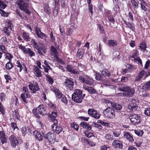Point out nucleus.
Wrapping results in <instances>:
<instances>
[{
	"label": "nucleus",
	"mask_w": 150,
	"mask_h": 150,
	"mask_svg": "<svg viewBox=\"0 0 150 150\" xmlns=\"http://www.w3.org/2000/svg\"><path fill=\"white\" fill-rule=\"evenodd\" d=\"M33 45L34 48L37 50L38 52L39 55L41 56H44L42 51L46 54L47 52V49L44 46L42 43L38 42L37 43L33 39L31 41Z\"/></svg>",
	"instance_id": "1"
},
{
	"label": "nucleus",
	"mask_w": 150,
	"mask_h": 150,
	"mask_svg": "<svg viewBox=\"0 0 150 150\" xmlns=\"http://www.w3.org/2000/svg\"><path fill=\"white\" fill-rule=\"evenodd\" d=\"M82 91L80 89L75 90L74 93L72 95V100L77 103H81L83 100V97H82Z\"/></svg>",
	"instance_id": "2"
},
{
	"label": "nucleus",
	"mask_w": 150,
	"mask_h": 150,
	"mask_svg": "<svg viewBox=\"0 0 150 150\" xmlns=\"http://www.w3.org/2000/svg\"><path fill=\"white\" fill-rule=\"evenodd\" d=\"M103 114L108 118L112 119L115 117L114 110L112 107H108L103 111Z\"/></svg>",
	"instance_id": "3"
},
{
	"label": "nucleus",
	"mask_w": 150,
	"mask_h": 150,
	"mask_svg": "<svg viewBox=\"0 0 150 150\" xmlns=\"http://www.w3.org/2000/svg\"><path fill=\"white\" fill-rule=\"evenodd\" d=\"M43 107V105H40L36 109L33 110L32 112L35 117L39 118L40 117L39 114L42 115H46V113Z\"/></svg>",
	"instance_id": "4"
},
{
	"label": "nucleus",
	"mask_w": 150,
	"mask_h": 150,
	"mask_svg": "<svg viewBox=\"0 0 150 150\" xmlns=\"http://www.w3.org/2000/svg\"><path fill=\"white\" fill-rule=\"evenodd\" d=\"M17 4L19 6L20 8L22 11H24L25 13L28 15L30 14V12L28 9V3L25 2L23 0H20L18 2Z\"/></svg>",
	"instance_id": "5"
},
{
	"label": "nucleus",
	"mask_w": 150,
	"mask_h": 150,
	"mask_svg": "<svg viewBox=\"0 0 150 150\" xmlns=\"http://www.w3.org/2000/svg\"><path fill=\"white\" fill-rule=\"evenodd\" d=\"M129 118L131 123L133 125L138 124L141 122V117L137 114H131L129 115Z\"/></svg>",
	"instance_id": "6"
},
{
	"label": "nucleus",
	"mask_w": 150,
	"mask_h": 150,
	"mask_svg": "<svg viewBox=\"0 0 150 150\" xmlns=\"http://www.w3.org/2000/svg\"><path fill=\"white\" fill-rule=\"evenodd\" d=\"M118 89L120 91L127 92L126 93H123V95L124 96H127L126 95L127 94V95L130 96H132L135 93V90L134 89H131L129 87L127 86L120 87Z\"/></svg>",
	"instance_id": "7"
},
{
	"label": "nucleus",
	"mask_w": 150,
	"mask_h": 150,
	"mask_svg": "<svg viewBox=\"0 0 150 150\" xmlns=\"http://www.w3.org/2000/svg\"><path fill=\"white\" fill-rule=\"evenodd\" d=\"M79 79L81 82L90 86L93 84V79L87 75H85L83 76H79Z\"/></svg>",
	"instance_id": "8"
},
{
	"label": "nucleus",
	"mask_w": 150,
	"mask_h": 150,
	"mask_svg": "<svg viewBox=\"0 0 150 150\" xmlns=\"http://www.w3.org/2000/svg\"><path fill=\"white\" fill-rule=\"evenodd\" d=\"M23 90L24 92V93L21 94V97L23 102L27 103H28V101L27 100V98H29L30 97V92L28 88L26 87H23Z\"/></svg>",
	"instance_id": "9"
},
{
	"label": "nucleus",
	"mask_w": 150,
	"mask_h": 150,
	"mask_svg": "<svg viewBox=\"0 0 150 150\" xmlns=\"http://www.w3.org/2000/svg\"><path fill=\"white\" fill-rule=\"evenodd\" d=\"M9 140L11 146L13 148H15L19 145V140L13 135H11L9 137Z\"/></svg>",
	"instance_id": "10"
},
{
	"label": "nucleus",
	"mask_w": 150,
	"mask_h": 150,
	"mask_svg": "<svg viewBox=\"0 0 150 150\" xmlns=\"http://www.w3.org/2000/svg\"><path fill=\"white\" fill-rule=\"evenodd\" d=\"M29 83L28 85L29 88L33 93H35L37 91L40 90V88L37 82H30Z\"/></svg>",
	"instance_id": "11"
},
{
	"label": "nucleus",
	"mask_w": 150,
	"mask_h": 150,
	"mask_svg": "<svg viewBox=\"0 0 150 150\" xmlns=\"http://www.w3.org/2000/svg\"><path fill=\"white\" fill-rule=\"evenodd\" d=\"M43 137L45 139H47L49 142H53L56 139L55 134L51 132H49L46 134H42Z\"/></svg>",
	"instance_id": "12"
},
{
	"label": "nucleus",
	"mask_w": 150,
	"mask_h": 150,
	"mask_svg": "<svg viewBox=\"0 0 150 150\" xmlns=\"http://www.w3.org/2000/svg\"><path fill=\"white\" fill-rule=\"evenodd\" d=\"M64 85L67 89L70 90H73L74 88V83L70 79L67 78L65 80Z\"/></svg>",
	"instance_id": "13"
},
{
	"label": "nucleus",
	"mask_w": 150,
	"mask_h": 150,
	"mask_svg": "<svg viewBox=\"0 0 150 150\" xmlns=\"http://www.w3.org/2000/svg\"><path fill=\"white\" fill-rule=\"evenodd\" d=\"M146 71L143 70L140 71L137 74V76L135 77L134 81L138 82L140 81L143 78L144 76H145Z\"/></svg>",
	"instance_id": "14"
},
{
	"label": "nucleus",
	"mask_w": 150,
	"mask_h": 150,
	"mask_svg": "<svg viewBox=\"0 0 150 150\" xmlns=\"http://www.w3.org/2000/svg\"><path fill=\"white\" fill-rule=\"evenodd\" d=\"M113 146L117 149H122L123 144L122 142L117 140H115L112 143Z\"/></svg>",
	"instance_id": "15"
},
{
	"label": "nucleus",
	"mask_w": 150,
	"mask_h": 150,
	"mask_svg": "<svg viewBox=\"0 0 150 150\" xmlns=\"http://www.w3.org/2000/svg\"><path fill=\"white\" fill-rule=\"evenodd\" d=\"M12 25L11 23L9 22L8 23V27H5L3 28V32L8 36L10 35V31L8 29H10L11 31L12 30Z\"/></svg>",
	"instance_id": "16"
},
{
	"label": "nucleus",
	"mask_w": 150,
	"mask_h": 150,
	"mask_svg": "<svg viewBox=\"0 0 150 150\" xmlns=\"http://www.w3.org/2000/svg\"><path fill=\"white\" fill-rule=\"evenodd\" d=\"M66 69L68 71L70 72L72 74H79V70H77V69H74L70 65H68L67 66Z\"/></svg>",
	"instance_id": "17"
},
{
	"label": "nucleus",
	"mask_w": 150,
	"mask_h": 150,
	"mask_svg": "<svg viewBox=\"0 0 150 150\" xmlns=\"http://www.w3.org/2000/svg\"><path fill=\"white\" fill-rule=\"evenodd\" d=\"M35 30L36 33L38 38L41 39H43L44 37L47 38L46 35L41 31L40 29L39 28L36 27Z\"/></svg>",
	"instance_id": "18"
},
{
	"label": "nucleus",
	"mask_w": 150,
	"mask_h": 150,
	"mask_svg": "<svg viewBox=\"0 0 150 150\" xmlns=\"http://www.w3.org/2000/svg\"><path fill=\"white\" fill-rule=\"evenodd\" d=\"M21 132L22 133L23 136H25L27 134L28 135L32 134L31 130L29 127H26L23 126L21 128Z\"/></svg>",
	"instance_id": "19"
},
{
	"label": "nucleus",
	"mask_w": 150,
	"mask_h": 150,
	"mask_svg": "<svg viewBox=\"0 0 150 150\" xmlns=\"http://www.w3.org/2000/svg\"><path fill=\"white\" fill-rule=\"evenodd\" d=\"M80 125L83 128L86 129V130H89L92 128V127L88 123L84 122H81Z\"/></svg>",
	"instance_id": "20"
},
{
	"label": "nucleus",
	"mask_w": 150,
	"mask_h": 150,
	"mask_svg": "<svg viewBox=\"0 0 150 150\" xmlns=\"http://www.w3.org/2000/svg\"><path fill=\"white\" fill-rule=\"evenodd\" d=\"M0 139L2 144L7 142L6 135L4 131H0Z\"/></svg>",
	"instance_id": "21"
},
{
	"label": "nucleus",
	"mask_w": 150,
	"mask_h": 150,
	"mask_svg": "<svg viewBox=\"0 0 150 150\" xmlns=\"http://www.w3.org/2000/svg\"><path fill=\"white\" fill-rule=\"evenodd\" d=\"M33 70L35 74H36V76L37 77H41L42 76L41 71L36 66L33 67Z\"/></svg>",
	"instance_id": "22"
},
{
	"label": "nucleus",
	"mask_w": 150,
	"mask_h": 150,
	"mask_svg": "<svg viewBox=\"0 0 150 150\" xmlns=\"http://www.w3.org/2000/svg\"><path fill=\"white\" fill-rule=\"evenodd\" d=\"M111 105L113 108L118 111L122 109V106L121 105L115 103H111Z\"/></svg>",
	"instance_id": "23"
},
{
	"label": "nucleus",
	"mask_w": 150,
	"mask_h": 150,
	"mask_svg": "<svg viewBox=\"0 0 150 150\" xmlns=\"http://www.w3.org/2000/svg\"><path fill=\"white\" fill-rule=\"evenodd\" d=\"M12 114L13 119L15 121H17L20 119V115L17 110H15L12 112Z\"/></svg>",
	"instance_id": "24"
},
{
	"label": "nucleus",
	"mask_w": 150,
	"mask_h": 150,
	"mask_svg": "<svg viewBox=\"0 0 150 150\" xmlns=\"http://www.w3.org/2000/svg\"><path fill=\"white\" fill-rule=\"evenodd\" d=\"M84 51L83 49H78L77 53V57L79 59H81L83 57V54H84Z\"/></svg>",
	"instance_id": "25"
},
{
	"label": "nucleus",
	"mask_w": 150,
	"mask_h": 150,
	"mask_svg": "<svg viewBox=\"0 0 150 150\" xmlns=\"http://www.w3.org/2000/svg\"><path fill=\"white\" fill-rule=\"evenodd\" d=\"M108 44L110 47L116 46L117 44V41L115 40H109Z\"/></svg>",
	"instance_id": "26"
},
{
	"label": "nucleus",
	"mask_w": 150,
	"mask_h": 150,
	"mask_svg": "<svg viewBox=\"0 0 150 150\" xmlns=\"http://www.w3.org/2000/svg\"><path fill=\"white\" fill-rule=\"evenodd\" d=\"M124 136L130 142H132L134 141L132 135L128 132L125 133Z\"/></svg>",
	"instance_id": "27"
},
{
	"label": "nucleus",
	"mask_w": 150,
	"mask_h": 150,
	"mask_svg": "<svg viewBox=\"0 0 150 150\" xmlns=\"http://www.w3.org/2000/svg\"><path fill=\"white\" fill-rule=\"evenodd\" d=\"M52 129L53 132L57 134H59L63 130V128L60 126H56L55 128L54 127Z\"/></svg>",
	"instance_id": "28"
},
{
	"label": "nucleus",
	"mask_w": 150,
	"mask_h": 150,
	"mask_svg": "<svg viewBox=\"0 0 150 150\" xmlns=\"http://www.w3.org/2000/svg\"><path fill=\"white\" fill-rule=\"evenodd\" d=\"M146 45L145 42H143L140 43L139 48L141 51L144 52L146 51H147V50H146Z\"/></svg>",
	"instance_id": "29"
},
{
	"label": "nucleus",
	"mask_w": 150,
	"mask_h": 150,
	"mask_svg": "<svg viewBox=\"0 0 150 150\" xmlns=\"http://www.w3.org/2000/svg\"><path fill=\"white\" fill-rule=\"evenodd\" d=\"M137 105L135 103H133L129 105L128 106V108L132 110V111L135 110L137 108Z\"/></svg>",
	"instance_id": "30"
},
{
	"label": "nucleus",
	"mask_w": 150,
	"mask_h": 150,
	"mask_svg": "<svg viewBox=\"0 0 150 150\" xmlns=\"http://www.w3.org/2000/svg\"><path fill=\"white\" fill-rule=\"evenodd\" d=\"M95 79L97 81H103L104 80L105 78L101 74V73L100 74L96 73L95 76Z\"/></svg>",
	"instance_id": "31"
},
{
	"label": "nucleus",
	"mask_w": 150,
	"mask_h": 150,
	"mask_svg": "<svg viewBox=\"0 0 150 150\" xmlns=\"http://www.w3.org/2000/svg\"><path fill=\"white\" fill-rule=\"evenodd\" d=\"M101 74L104 77L105 76L108 77L110 76V73L107 69L103 70L101 72Z\"/></svg>",
	"instance_id": "32"
},
{
	"label": "nucleus",
	"mask_w": 150,
	"mask_h": 150,
	"mask_svg": "<svg viewBox=\"0 0 150 150\" xmlns=\"http://www.w3.org/2000/svg\"><path fill=\"white\" fill-rule=\"evenodd\" d=\"M22 36L23 39L26 41H30V38L29 37V34L28 33L23 32V33Z\"/></svg>",
	"instance_id": "33"
},
{
	"label": "nucleus",
	"mask_w": 150,
	"mask_h": 150,
	"mask_svg": "<svg viewBox=\"0 0 150 150\" xmlns=\"http://www.w3.org/2000/svg\"><path fill=\"white\" fill-rule=\"evenodd\" d=\"M107 17L108 18L109 21L111 23H112L114 24L115 22L114 18H113L112 14L109 13H107Z\"/></svg>",
	"instance_id": "34"
},
{
	"label": "nucleus",
	"mask_w": 150,
	"mask_h": 150,
	"mask_svg": "<svg viewBox=\"0 0 150 150\" xmlns=\"http://www.w3.org/2000/svg\"><path fill=\"white\" fill-rule=\"evenodd\" d=\"M142 88L145 91L149 90L150 89V81L145 83L143 86Z\"/></svg>",
	"instance_id": "35"
},
{
	"label": "nucleus",
	"mask_w": 150,
	"mask_h": 150,
	"mask_svg": "<svg viewBox=\"0 0 150 150\" xmlns=\"http://www.w3.org/2000/svg\"><path fill=\"white\" fill-rule=\"evenodd\" d=\"M126 68L128 69L132 70L137 69V67L134 65H132L130 64H127L126 65Z\"/></svg>",
	"instance_id": "36"
},
{
	"label": "nucleus",
	"mask_w": 150,
	"mask_h": 150,
	"mask_svg": "<svg viewBox=\"0 0 150 150\" xmlns=\"http://www.w3.org/2000/svg\"><path fill=\"white\" fill-rule=\"evenodd\" d=\"M45 76L47 79V81L48 82L49 84L50 85L52 84L54 82L53 79L48 74H45Z\"/></svg>",
	"instance_id": "37"
},
{
	"label": "nucleus",
	"mask_w": 150,
	"mask_h": 150,
	"mask_svg": "<svg viewBox=\"0 0 150 150\" xmlns=\"http://www.w3.org/2000/svg\"><path fill=\"white\" fill-rule=\"evenodd\" d=\"M25 54H29L30 57L35 56V53L33 51H32L31 49L29 48L27 49L26 53H25Z\"/></svg>",
	"instance_id": "38"
},
{
	"label": "nucleus",
	"mask_w": 150,
	"mask_h": 150,
	"mask_svg": "<svg viewBox=\"0 0 150 150\" xmlns=\"http://www.w3.org/2000/svg\"><path fill=\"white\" fill-rule=\"evenodd\" d=\"M13 65L11 62H8L6 65V69L10 70L13 68Z\"/></svg>",
	"instance_id": "39"
},
{
	"label": "nucleus",
	"mask_w": 150,
	"mask_h": 150,
	"mask_svg": "<svg viewBox=\"0 0 150 150\" xmlns=\"http://www.w3.org/2000/svg\"><path fill=\"white\" fill-rule=\"evenodd\" d=\"M130 1L132 6L134 7V9L135 11V9H137L139 7L137 3L135 0H131Z\"/></svg>",
	"instance_id": "40"
},
{
	"label": "nucleus",
	"mask_w": 150,
	"mask_h": 150,
	"mask_svg": "<svg viewBox=\"0 0 150 150\" xmlns=\"http://www.w3.org/2000/svg\"><path fill=\"white\" fill-rule=\"evenodd\" d=\"M74 24L73 23L71 24L70 28L68 29V35H70L72 33L74 29Z\"/></svg>",
	"instance_id": "41"
},
{
	"label": "nucleus",
	"mask_w": 150,
	"mask_h": 150,
	"mask_svg": "<svg viewBox=\"0 0 150 150\" xmlns=\"http://www.w3.org/2000/svg\"><path fill=\"white\" fill-rule=\"evenodd\" d=\"M71 127L73 128L75 130L78 131L79 129V126L76 122H73L70 124Z\"/></svg>",
	"instance_id": "42"
},
{
	"label": "nucleus",
	"mask_w": 150,
	"mask_h": 150,
	"mask_svg": "<svg viewBox=\"0 0 150 150\" xmlns=\"http://www.w3.org/2000/svg\"><path fill=\"white\" fill-rule=\"evenodd\" d=\"M89 130H86L84 132L85 135L88 138H90L94 136V134L92 132H88Z\"/></svg>",
	"instance_id": "43"
},
{
	"label": "nucleus",
	"mask_w": 150,
	"mask_h": 150,
	"mask_svg": "<svg viewBox=\"0 0 150 150\" xmlns=\"http://www.w3.org/2000/svg\"><path fill=\"white\" fill-rule=\"evenodd\" d=\"M144 114L146 116H150V108H145Z\"/></svg>",
	"instance_id": "44"
},
{
	"label": "nucleus",
	"mask_w": 150,
	"mask_h": 150,
	"mask_svg": "<svg viewBox=\"0 0 150 150\" xmlns=\"http://www.w3.org/2000/svg\"><path fill=\"white\" fill-rule=\"evenodd\" d=\"M57 116V113L55 110H53L50 114V117L51 119L55 118Z\"/></svg>",
	"instance_id": "45"
},
{
	"label": "nucleus",
	"mask_w": 150,
	"mask_h": 150,
	"mask_svg": "<svg viewBox=\"0 0 150 150\" xmlns=\"http://www.w3.org/2000/svg\"><path fill=\"white\" fill-rule=\"evenodd\" d=\"M134 131L135 133L138 136L141 137L144 134V132L140 130H135Z\"/></svg>",
	"instance_id": "46"
},
{
	"label": "nucleus",
	"mask_w": 150,
	"mask_h": 150,
	"mask_svg": "<svg viewBox=\"0 0 150 150\" xmlns=\"http://www.w3.org/2000/svg\"><path fill=\"white\" fill-rule=\"evenodd\" d=\"M45 11L48 15H50V9L49 7V5L47 4L45 5L44 8Z\"/></svg>",
	"instance_id": "47"
},
{
	"label": "nucleus",
	"mask_w": 150,
	"mask_h": 150,
	"mask_svg": "<svg viewBox=\"0 0 150 150\" xmlns=\"http://www.w3.org/2000/svg\"><path fill=\"white\" fill-rule=\"evenodd\" d=\"M93 113H94V114L92 117L96 119H99L100 117V114L98 112L97 110H95Z\"/></svg>",
	"instance_id": "48"
},
{
	"label": "nucleus",
	"mask_w": 150,
	"mask_h": 150,
	"mask_svg": "<svg viewBox=\"0 0 150 150\" xmlns=\"http://www.w3.org/2000/svg\"><path fill=\"white\" fill-rule=\"evenodd\" d=\"M55 95L57 98L59 99L61 98V97L63 95L61 92L58 89V91H56L55 93Z\"/></svg>",
	"instance_id": "49"
},
{
	"label": "nucleus",
	"mask_w": 150,
	"mask_h": 150,
	"mask_svg": "<svg viewBox=\"0 0 150 150\" xmlns=\"http://www.w3.org/2000/svg\"><path fill=\"white\" fill-rule=\"evenodd\" d=\"M6 97V95L5 93L3 92L0 93V98L1 102H3L5 100Z\"/></svg>",
	"instance_id": "50"
},
{
	"label": "nucleus",
	"mask_w": 150,
	"mask_h": 150,
	"mask_svg": "<svg viewBox=\"0 0 150 150\" xmlns=\"http://www.w3.org/2000/svg\"><path fill=\"white\" fill-rule=\"evenodd\" d=\"M126 25L129 28L133 31H135V29L134 27L132 26V24L129 22L126 23Z\"/></svg>",
	"instance_id": "51"
},
{
	"label": "nucleus",
	"mask_w": 150,
	"mask_h": 150,
	"mask_svg": "<svg viewBox=\"0 0 150 150\" xmlns=\"http://www.w3.org/2000/svg\"><path fill=\"white\" fill-rule=\"evenodd\" d=\"M134 62H137V63L142 67V60L139 57H137L136 58H134Z\"/></svg>",
	"instance_id": "52"
},
{
	"label": "nucleus",
	"mask_w": 150,
	"mask_h": 150,
	"mask_svg": "<svg viewBox=\"0 0 150 150\" xmlns=\"http://www.w3.org/2000/svg\"><path fill=\"white\" fill-rule=\"evenodd\" d=\"M0 112L3 115L5 114V111L2 104L0 102Z\"/></svg>",
	"instance_id": "53"
},
{
	"label": "nucleus",
	"mask_w": 150,
	"mask_h": 150,
	"mask_svg": "<svg viewBox=\"0 0 150 150\" xmlns=\"http://www.w3.org/2000/svg\"><path fill=\"white\" fill-rule=\"evenodd\" d=\"M6 53V58L8 59L9 62H11V59L13 58V56L10 53Z\"/></svg>",
	"instance_id": "54"
},
{
	"label": "nucleus",
	"mask_w": 150,
	"mask_h": 150,
	"mask_svg": "<svg viewBox=\"0 0 150 150\" xmlns=\"http://www.w3.org/2000/svg\"><path fill=\"white\" fill-rule=\"evenodd\" d=\"M88 89V91L91 94H94L96 92V90L93 87H89Z\"/></svg>",
	"instance_id": "55"
},
{
	"label": "nucleus",
	"mask_w": 150,
	"mask_h": 150,
	"mask_svg": "<svg viewBox=\"0 0 150 150\" xmlns=\"http://www.w3.org/2000/svg\"><path fill=\"white\" fill-rule=\"evenodd\" d=\"M11 127L14 130L17 129L18 130L19 129L18 127L17 126L16 123L15 122H12L11 123Z\"/></svg>",
	"instance_id": "56"
},
{
	"label": "nucleus",
	"mask_w": 150,
	"mask_h": 150,
	"mask_svg": "<svg viewBox=\"0 0 150 150\" xmlns=\"http://www.w3.org/2000/svg\"><path fill=\"white\" fill-rule=\"evenodd\" d=\"M58 6H55L53 11V14L54 16H56L58 13Z\"/></svg>",
	"instance_id": "57"
},
{
	"label": "nucleus",
	"mask_w": 150,
	"mask_h": 150,
	"mask_svg": "<svg viewBox=\"0 0 150 150\" xmlns=\"http://www.w3.org/2000/svg\"><path fill=\"white\" fill-rule=\"evenodd\" d=\"M43 135H42L40 132L37 135L36 137L35 138L38 139L39 141H41L43 139Z\"/></svg>",
	"instance_id": "58"
},
{
	"label": "nucleus",
	"mask_w": 150,
	"mask_h": 150,
	"mask_svg": "<svg viewBox=\"0 0 150 150\" xmlns=\"http://www.w3.org/2000/svg\"><path fill=\"white\" fill-rule=\"evenodd\" d=\"M18 47L19 49L23 51L24 53H26L27 49H26L25 46L19 45H18Z\"/></svg>",
	"instance_id": "59"
},
{
	"label": "nucleus",
	"mask_w": 150,
	"mask_h": 150,
	"mask_svg": "<svg viewBox=\"0 0 150 150\" xmlns=\"http://www.w3.org/2000/svg\"><path fill=\"white\" fill-rule=\"evenodd\" d=\"M4 77L5 79L6 80V83H8L9 80L11 81L12 79L11 76L8 75H4Z\"/></svg>",
	"instance_id": "60"
},
{
	"label": "nucleus",
	"mask_w": 150,
	"mask_h": 150,
	"mask_svg": "<svg viewBox=\"0 0 150 150\" xmlns=\"http://www.w3.org/2000/svg\"><path fill=\"white\" fill-rule=\"evenodd\" d=\"M52 121L54 123L52 125V128H53L54 126L57 125L58 123V121L57 119H56L55 118H54L53 119H51Z\"/></svg>",
	"instance_id": "61"
},
{
	"label": "nucleus",
	"mask_w": 150,
	"mask_h": 150,
	"mask_svg": "<svg viewBox=\"0 0 150 150\" xmlns=\"http://www.w3.org/2000/svg\"><path fill=\"white\" fill-rule=\"evenodd\" d=\"M50 50L54 54H56L57 53L56 48L53 46H51L50 47Z\"/></svg>",
	"instance_id": "62"
},
{
	"label": "nucleus",
	"mask_w": 150,
	"mask_h": 150,
	"mask_svg": "<svg viewBox=\"0 0 150 150\" xmlns=\"http://www.w3.org/2000/svg\"><path fill=\"white\" fill-rule=\"evenodd\" d=\"M61 98V100L63 103L66 104L67 103H68V101L67 100L66 98V97L64 95H63L62 97H61V98Z\"/></svg>",
	"instance_id": "63"
},
{
	"label": "nucleus",
	"mask_w": 150,
	"mask_h": 150,
	"mask_svg": "<svg viewBox=\"0 0 150 150\" xmlns=\"http://www.w3.org/2000/svg\"><path fill=\"white\" fill-rule=\"evenodd\" d=\"M137 50H134L133 51L132 54L130 55V57L132 58H135L134 57L137 55Z\"/></svg>",
	"instance_id": "64"
}]
</instances>
